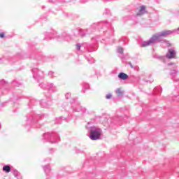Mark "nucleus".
Here are the masks:
<instances>
[{
  "instance_id": "28",
  "label": "nucleus",
  "mask_w": 179,
  "mask_h": 179,
  "mask_svg": "<svg viewBox=\"0 0 179 179\" xmlns=\"http://www.w3.org/2000/svg\"><path fill=\"white\" fill-rule=\"evenodd\" d=\"M178 30H179V27H178Z\"/></svg>"
},
{
  "instance_id": "17",
  "label": "nucleus",
  "mask_w": 179,
  "mask_h": 179,
  "mask_svg": "<svg viewBox=\"0 0 179 179\" xmlns=\"http://www.w3.org/2000/svg\"><path fill=\"white\" fill-rule=\"evenodd\" d=\"M5 37V33H1L0 34V38H3Z\"/></svg>"
},
{
  "instance_id": "12",
  "label": "nucleus",
  "mask_w": 179,
  "mask_h": 179,
  "mask_svg": "<svg viewBox=\"0 0 179 179\" xmlns=\"http://www.w3.org/2000/svg\"><path fill=\"white\" fill-rule=\"evenodd\" d=\"M38 71V68H34L31 70L32 73H34L33 78H34V79H37V75L36 73H37Z\"/></svg>"
},
{
  "instance_id": "6",
  "label": "nucleus",
  "mask_w": 179,
  "mask_h": 179,
  "mask_svg": "<svg viewBox=\"0 0 179 179\" xmlns=\"http://www.w3.org/2000/svg\"><path fill=\"white\" fill-rule=\"evenodd\" d=\"M167 58L171 59L173 58H176V52L173 49H170L169 52L166 55Z\"/></svg>"
},
{
  "instance_id": "24",
  "label": "nucleus",
  "mask_w": 179,
  "mask_h": 179,
  "mask_svg": "<svg viewBox=\"0 0 179 179\" xmlns=\"http://www.w3.org/2000/svg\"><path fill=\"white\" fill-rule=\"evenodd\" d=\"M143 47H145V44H143Z\"/></svg>"
},
{
  "instance_id": "23",
  "label": "nucleus",
  "mask_w": 179,
  "mask_h": 179,
  "mask_svg": "<svg viewBox=\"0 0 179 179\" xmlns=\"http://www.w3.org/2000/svg\"><path fill=\"white\" fill-rule=\"evenodd\" d=\"M62 117H60L59 118V120H62Z\"/></svg>"
},
{
  "instance_id": "14",
  "label": "nucleus",
  "mask_w": 179,
  "mask_h": 179,
  "mask_svg": "<svg viewBox=\"0 0 179 179\" xmlns=\"http://www.w3.org/2000/svg\"><path fill=\"white\" fill-rule=\"evenodd\" d=\"M171 76H176L177 75V71L176 70H173L171 73Z\"/></svg>"
},
{
  "instance_id": "21",
  "label": "nucleus",
  "mask_w": 179,
  "mask_h": 179,
  "mask_svg": "<svg viewBox=\"0 0 179 179\" xmlns=\"http://www.w3.org/2000/svg\"><path fill=\"white\" fill-rule=\"evenodd\" d=\"M77 50H80V46L79 45H76Z\"/></svg>"
},
{
  "instance_id": "10",
  "label": "nucleus",
  "mask_w": 179,
  "mask_h": 179,
  "mask_svg": "<svg viewBox=\"0 0 179 179\" xmlns=\"http://www.w3.org/2000/svg\"><path fill=\"white\" fill-rule=\"evenodd\" d=\"M43 170L45 173V175L48 176V173L51 171V169L50 168V165H46L43 167Z\"/></svg>"
},
{
  "instance_id": "3",
  "label": "nucleus",
  "mask_w": 179,
  "mask_h": 179,
  "mask_svg": "<svg viewBox=\"0 0 179 179\" xmlns=\"http://www.w3.org/2000/svg\"><path fill=\"white\" fill-rule=\"evenodd\" d=\"M137 16H142V15H145V13H148V11H146V6H141L137 8Z\"/></svg>"
},
{
  "instance_id": "20",
  "label": "nucleus",
  "mask_w": 179,
  "mask_h": 179,
  "mask_svg": "<svg viewBox=\"0 0 179 179\" xmlns=\"http://www.w3.org/2000/svg\"><path fill=\"white\" fill-rule=\"evenodd\" d=\"M41 104L42 107H47V105H45V102H41Z\"/></svg>"
},
{
  "instance_id": "2",
  "label": "nucleus",
  "mask_w": 179,
  "mask_h": 179,
  "mask_svg": "<svg viewBox=\"0 0 179 179\" xmlns=\"http://www.w3.org/2000/svg\"><path fill=\"white\" fill-rule=\"evenodd\" d=\"M43 138L50 143H57V137L52 134L45 133L43 134Z\"/></svg>"
},
{
  "instance_id": "16",
  "label": "nucleus",
  "mask_w": 179,
  "mask_h": 179,
  "mask_svg": "<svg viewBox=\"0 0 179 179\" xmlns=\"http://www.w3.org/2000/svg\"><path fill=\"white\" fill-rule=\"evenodd\" d=\"M111 96H112L111 94H108L106 96V99H107V100H108V99H111Z\"/></svg>"
},
{
  "instance_id": "7",
  "label": "nucleus",
  "mask_w": 179,
  "mask_h": 179,
  "mask_svg": "<svg viewBox=\"0 0 179 179\" xmlns=\"http://www.w3.org/2000/svg\"><path fill=\"white\" fill-rule=\"evenodd\" d=\"M118 78H119V79H121L122 80H127V79H128L129 76L125 73L121 72L120 73H119Z\"/></svg>"
},
{
  "instance_id": "13",
  "label": "nucleus",
  "mask_w": 179,
  "mask_h": 179,
  "mask_svg": "<svg viewBox=\"0 0 179 179\" xmlns=\"http://www.w3.org/2000/svg\"><path fill=\"white\" fill-rule=\"evenodd\" d=\"M13 175L15 177H16V178H19V176H20V173H19V171L15 170L13 171Z\"/></svg>"
},
{
  "instance_id": "1",
  "label": "nucleus",
  "mask_w": 179,
  "mask_h": 179,
  "mask_svg": "<svg viewBox=\"0 0 179 179\" xmlns=\"http://www.w3.org/2000/svg\"><path fill=\"white\" fill-rule=\"evenodd\" d=\"M90 138L92 141H99L101 136V129L96 127H91L89 129Z\"/></svg>"
},
{
  "instance_id": "19",
  "label": "nucleus",
  "mask_w": 179,
  "mask_h": 179,
  "mask_svg": "<svg viewBox=\"0 0 179 179\" xmlns=\"http://www.w3.org/2000/svg\"><path fill=\"white\" fill-rule=\"evenodd\" d=\"M0 83L1 85H5V83H6V81H4L3 80H1Z\"/></svg>"
},
{
  "instance_id": "4",
  "label": "nucleus",
  "mask_w": 179,
  "mask_h": 179,
  "mask_svg": "<svg viewBox=\"0 0 179 179\" xmlns=\"http://www.w3.org/2000/svg\"><path fill=\"white\" fill-rule=\"evenodd\" d=\"M170 34H171V31H163L162 32H161L160 35L153 36H152V40H157V38H159L160 37H166V36H169Z\"/></svg>"
},
{
  "instance_id": "8",
  "label": "nucleus",
  "mask_w": 179,
  "mask_h": 179,
  "mask_svg": "<svg viewBox=\"0 0 179 179\" xmlns=\"http://www.w3.org/2000/svg\"><path fill=\"white\" fill-rule=\"evenodd\" d=\"M73 111H77V112L83 111V113H85V111H86V108H82L80 106H78L77 108L76 106H73Z\"/></svg>"
},
{
  "instance_id": "15",
  "label": "nucleus",
  "mask_w": 179,
  "mask_h": 179,
  "mask_svg": "<svg viewBox=\"0 0 179 179\" xmlns=\"http://www.w3.org/2000/svg\"><path fill=\"white\" fill-rule=\"evenodd\" d=\"M71 94L68 92L66 94L65 97L66 99H71Z\"/></svg>"
},
{
  "instance_id": "11",
  "label": "nucleus",
  "mask_w": 179,
  "mask_h": 179,
  "mask_svg": "<svg viewBox=\"0 0 179 179\" xmlns=\"http://www.w3.org/2000/svg\"><path fill=\"white\" fill-rule=\"evenodd\" d=\"M3 171H5V173H10V166L5 165L3 167Z\"/></svg>"
},
{
  "instance_id": "5",
  "label": "nucleus",
  "mask_w": 179,
  "mask_h": 179,
  "mask_svg": "<svg viewBox=\"0 0 179 179\" xmlns=\"http://www.w3.org/2000/svg\"><path fill=\"white\" fill-rule=\"evenodd\" d=\"M41 87L43 89H46V90H54V84L52 83H48V84H41Z\"/></svg>"
},
{
  "instance_id": "27",
  "label": "nucleus",
  "mask_w": 179,
  "mask_h": 179,
  "mask_svg": "<svg viewBox=\"0 0 179 179\" xmlns=\"http://www.w3.org/2000/svg\"><path fill=\"white\" fill-rule=\"evenodd\" d=\"M150 43H152V41H150Z\"/></svg>"
},
{
  "instance_id": "26",
  "label": "nucleus",
  "mask_w": 179,
  "mask_h": 179,
  "mask_svg": "<svg viewBox=\"0 0 179 179\" xmlns=\"http://www.w3.org/2000/svg\"><path fill=\"white\" fill-rule=\"evenodd\" d=\"M58 124H61V122H58Z\"/></svg>"
},
{
  "instance_id": "18",
  "label": "nucleus",
  "mask_w": 179,
  "mask_h": 179,
  "mask_svg": "<svg viewBox=\"0 0 179 179\" xmlns=\"http://www.w3.org/2000/svg\"><path fill=\"white\" fill-rule=\"evenodd\" d=\"M84 89H89V84L85 83L84 85Z\"/></svg>"
},
{
  "instance_id": "22",
  "label": "nucleus",
  "mask_w": 179,
  "mask_h": 179,
  "mask_svg": "<svg viewBox=\"0 0 179 179\" xmlns=\"http://www.w3.org/2000/svg\"><path fill=\"white\" fill-rule=\"evenodd\" d=\"M53 74H54V72H52V71H50V72H49V75H50V76H52Z\"/></svg>"
},
{
  "instance_id": "25",
  "label": "nucleus",
  "mask_w": 179,
  "mask_h": 179,
  "mask_svg": "<svg viewBox=\"0 0 179 179\" xmlns=\"http://www.w3.org/2000/svg\"><path fill=\"white\" fill-rule=\"evenodd\" d=\"M130 66H131V68H132L134 66H132V64H131Z\"/></svg>"
},
{
  "instance_id": "9",
  "label": "nucleus",
  "mask_w": 179,
  "mask_h": 179,
  "mask_svg": "<svg viewBox=\"0 0 179 179\" xmlns=\"http://www.w3.org/2000/svg\"><path fill=\"white\" fill-rule=\"evenodd\" d=\"M115 93L117 97H122V96L124 94V92L121 90V88H117L115 91Z\"/></svg>"
}]
</instances>
